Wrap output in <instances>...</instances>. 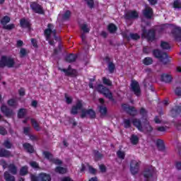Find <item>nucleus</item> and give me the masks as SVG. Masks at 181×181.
I'll use <instances>...</instances> for the list:
<instances>
[{"instance_id":"f257e3e1","label":"nucleus","mask_w":181,"mask_h":181,"mask_svg":"<svg viewBox=\"0 0 181 181\" xmlns=\"http://www.w3.org/2000/svg\"><path fill=\"white\" fill-rule=\"evenodd\" d=\"M45 36L46 37L47 40H49V45H53L54 42L50 41L52 37L56 39V29H54V26L52 24H48L47 28L45 30Z\"/></svg>"},{"instance_id":"f03ea898","label":"nucleus","mask_w":181,"mask_h":181,"mask_svg":"<svg viewBox=\"0 0 181 181\" xmlns=\"http://www.w3.org/2000/svg\"><path fill=\"white\" fill-rule=\"evenodd\" d=\"M15 60L9 57H2L0 60V67H13Z\"/></svg>"},{"instance_id":"7ed1b4c3","label":"nucleus","mask_w":181,"mask_h":181,"mask_svg":"<svg viewBox=\"0 0 181 181\" xmlns=\"http://www.w3.org/2000/svg\"><path fill=\"white\" fill-rule=\"evenodd\" d=\"M95 88L97 90V91H98V93L103 94V95H105V97L107 98H109V100H112V93L111 91H110L109 88H107V87L103 85H98Z\"/></svg>"},{"instance_id":"20e7f679","label":"nucleus","mask_w":181,"mask_h":181,"mask_svg":"<svg viewBox=\"0 0 181 181\" xmlns=\"http://www.w3.org/2000/svg\"><path fill=\"white\" fill-rule=\"evenodd\" d=\"M143 39H147L148 42H152L155 40V30H151L150 31H146V28H143V33L141 35Z\"/></svg>"},{"instance_id":"39448f33","label":"nucleus","mask_w":181,"mask_h":181,"mask_svg":"<svg viewBox=\"0 0 181 181\" xmlns=\"http://www.w3.org/2000/svg\"><path fill=\"white\" fill-rule=\"evenodd\" d=\"M0 165L3 167L4 169H6V168H8V170L9 172H11V173H12V175H16V173H18V168L14 164H10L9 165H8L5 160H0Z\"/></svg>"},{"instance_id":"423d86ee","label":"nucleus","mask_w":181,"mask_h":181,"mask_svg":"<svg viewBox=\"0 0 181 181\" xmlns=\"http://www.w3.org/2000/svg\"><path fill=\"white\" fill-rule=\"evenodd\" d=\"M139 166H141V161L138 160H132L130 163V170L132 175H136L139 170Z\"/></svg>"},{"instance_id":"0eeeda50","label":"nucleus","mask_w":181,"mask_h":181,"mask_svg":"<svg viewBox=\"0 0 181 181\" xmlns=\"http://www.w3.org/2000/svg\"><path fill=\"white\" fill-rule=\"evenodd\" d=\"M43 155L46 159H48L49 162H52V163H54L55 165H62V162L59 159L57 158H53V155L52 153H49V151H45L43 152Z\"/></svg>"},{"instance_id":"6e6552de","label":"nucleus","mask_w":181,"mask_h":181,"mask_svg":"<svg viewBox=\"0 0 181 181\" xmlns=\"http://www.w3.org/2000/svg\"><path fill=\"white\" fill-rule=\"evenodd\" d=\"M30 8L33 9V12L35 13H40V15H43L45 13V10H43V7L36 2L30 3Z\"/></svg>"},{"instance_id":"1a4fd4ad","label":"nucleus","mask_w":181,"mask_h":181,"mask_svg":"<svg viewBox=\"0 0 181 181\" xmlns=\"http://www.w3.org/2000/svg\"><path fill=\"white\" fill-rule=\"evenodd\" d=\"M153 55L155 57H157V59H159L161 62H163L165 59H168V54L165 52H160L159 49H156L153 51Z\"/></svg>"},{"instance_id":"9d476101","label":"nucleus","mask_w":181,"mask_h":181,"mask_svg":"<svg viewBox=\"0 0 181 181\" xmlns=\"http://www.w3.org/2000/svg\"><path fill=\"white\" fill-rule=\"evenodd\" d=\"M132 90L134 91L136 95H139L141 94V88H139V83L136 81H132L131 84Z\"/></svg>"},{"instance_id":"9b49d317","label":"nucleus","mask_w":181,"mask_h":181,"mask_svg":"<svg viewBox=\"0 0 181 181\" xmlns=\"http://www.w3.org/2000/svg\"><path fill=\"white\" fill-rule=\"evenodd\" d=\"M87 115H89L90 118H95V112L94 110L90 109V110H86L83 109L82 110V113H81V118H84L85 117H87Z\"/></svg>"},{"instance_id":"f8f14e48","label":"nucleus","mask_w":181,"mask_h":181,"mask_svg":"<svg viewBox=\"0 0 181 181\" xmlns=\"http://www.w3.org/2000/svg\"><path fill=\"white\" fill-rule=\"evenodd\" d=\"M82 107H83V102L81 100H78L76 103V105L72 107V109L71 110V114L76 115V114L78 112V110H81Z\"/></svg>"},{"instance_id":"ddd939ff","label":"nucleus","mask_w":181,"mask_h":181,"mask_svg":"<svg viewBox=\"0 0 181 181\" xmlns=\"http://www.w3.org/2000/svg\"><path fill=\"white\" fill-rule=\"evenodd\" d=\"M143 14L145 18L151 19V18H152V16L153 15V10L152 9V8L146 6L145 9L143 11Z\"/></svg>"},{"instance_id":"4468645a","label":"nucleus","mask_w":181,"mask_h":181,"mask_svg":"<svg viewBox=\"0 0 181 181\" xmlns=\"http://www.w3.org/2000/svg\"><path fill=\"white\" fill-rule=\"evenodd\" d=\"M1 111L6 117H12V115H13V110L8 109L6 105H2Z\"/></svg>"},{"instance_id":"2eb2a0df","label":"nucleus","mask_w":181,"mask_h":181,"mask_svg":"<svg viewBox=\"0 0 181 181\" xmlns=\"http://www.w3.org/2000/svg\"><path fill=\"white\" fill-rule=\"evenodd\" d=\"M122 108L125 110L130 115H136V110L134 107H131L127 104L122 105Z\"/></svg>"},{"instance_id":"dca6fc26","label":"nucleus","mask_w":181,"mask_h":181,"mask_svg":"<svg viewBox=\"0 0 181 181\" xmlns=\"http://www.w3.org/2000/svg\"><path fill=\"white\" fill-rule=\"evenodd\" d=\"M61 71H63L65 76H77V71L71 69L70 67H69L68 69H62Z\"/></svg>"},{"instance_id":"f3484780","label":"nucleus","mask_w":181,"mask_h":181,"mask_svg":"<svg viewBox=\"0 0 181 181\" xmlns=\"http://www.w3.org/2000/svg\"><path fill=\"white\" fill-rule=\"evenodd\" d=\"M126 19H134L135 18H138V13L135 11H131L126 13L125 15Z\"/></svg>"},{"instance_id":"a211bd4d","label":"nucleus","mask_w":181,"mask_h":181,"mask_svg":"<svg viewBox=\"0 0 181 181\" xmlns=\"http://www.w3.org/2000/svg\"><path fill=\"white\" fill-rule=\"evenodd\" d=\"M132 122L133 125H134V127H136L139 131H144V127L141 124V121H139L138 119H134Z\"/></svg>"},{"instance_id":"6ab92c4d","label":"nucleus","mask_w":181,"mask_h":181,"mask_svg":"<svg viewBox=\"0 0 181 181\" xmlns=\"http://www.w3.org/2000/svg\"><path fill=\"white\" fill-rule=\"evenodd\" d=\"M86 168H88L90 173H95L97 170L94 169L93 167L90 166L88 164H82V167L81 168V172H84L86 170Z\"/></svg>"},{"instance_id":"aec40b11","label":"nucleus","mask_w":181,"mask_h":181,"mask_svg":"<svg viewBox=\"0 0 181 181\" xmlns=\"http://www.w3.org/2000/svg\"><path fill=\"white\" fill-rule=\"evenodd\" d=\"M161 80L165 83H170V81H172V76L166 74H162Z\"/></svg>"},{"instance_id":"412c9836","label":"nucleus","mask_w":181,"mask_h":181,"mask_svg":"<svg viewBox=\"0 0 181 181\" xmlns=\"http://www.w3.org/2000/svg\"><path fill=\"white\" fill-rule=\"evenodd\" d=\"M39 178L41 181H50V180H52V178L50 177V175H49L46 173L40 174Z\"/></svg>"},{"instance_id":"4be33fe9","label":"nucleus","mask_w":181,"mask_h":181,"mask_svg":"<svg viewBox=\"0 0 181 181\" xmlns=\"http://www.w3.org/2000/svg\"><path fill=\"white\" fill-rule=\"evenodd\" d=\"M156 146H158L159 151L165 150V143H163V140L158 139L156 141Z\"/></svg>"},{"instance_id":"5701e85b","label":"nucleus","mask_w":181,"mask_h":181,"mask_svg":"<svg viewBox=\"0 0 181 181\" xmlns=\"http://www.w3.org/2000/svg\"><path fill=\"white\" fill-rule=\"evenodd\" d=\"M20 25L21 28H30V22L29 20H26L25 18H23L21 21Z\"/></svg>"},{"instance_id":"b1692460","label":"nucleus","mask_w":181,"mask_h":181,"mask_svg":"<svg viewBox=\"0 0 181 181\" xmlns=\"http://www.w3.org/2000/svg\"><path fill=\"white\" fill-rule=\"evenodd\" d=\"M23 147L27 151V152H29V153H33L35 152V149L33 148V146H30L29 144H24Z\"/></svg>"},{"instance_id":"393cba45","label":"nucleus","mask_w":181,"mask_h":181,"mask_svg":"<svg viewBox=\"0 0 181 181\" xmlns=\"http://www.w3.org/2000/svg\"><path fill=\"white\" fill-rule=\"evenodd\" d=\"M0 156L1 158H8L9 156H11V152L5 150V149H1L0 150Z\"/></svg>"},{"instance_id":"a878e982","label":"nucleus","mask_w":181,"mask_h":181,"mask_svg":"<svg viewBox=\"0 0 181 181\" xmlns=\"http://www.w3.org/2000/svg\"><path fill=\"white\" fill-rule=\"evenodd\" d=\"M130 141H131V143L132 144V145H136V144H138V142H139V138L138 137V136H136L135 134H132L130 138Z\"/></svg>"},{"instance_id":"bb28decb","label":"nucleus","mask_w":181,"mask_h":181,"mask_svg":"<svg viewBox=\"0 0 181 181\" xmlns=\"http://www.w3.org/2000/svg\"><path fill=\"white\" fill-rule=\"evenodd\" d=\"M4 179L6 181H14L15 177L13 175H11V174H9V173L5 172L4 173Z\"/></svg>"},{"instance_id":"cd10ccee","label":"nucleus","mask_w":181,"mask_h":181,"mask_svg":"<svg viewBox=\"0 0 181 181\" xmlns=\"http://www.w3.org/2000/svg\"><path fill=\"white\" fill-rule=\"evenodd\" d=\"M31 124L35 131H40V126H39V123H37L36 120H35L34 119H31Z\"/></svg>"},{"instance_id":"c85d7f7f","label":"nucleus","mask_w":181,"mask_h":181,"mask_svg":"<svg viewBox=\"0 0 181 181\" xmlns=\"http://www.w3.org/2000/svg\"><path fill=\"white\" fill-rule=\"evenodd\" d=\"M76 59H77V56H76L73 54H71L66 57V60L69 63H71L73 62H76Z\"/></svg>"},{"instance_id":"c756f323","label":"nucleus","mask_w":181,"mask_h":181,"mask_svg":"<svg viewBox=\"0 0 181 181\" xmlns=\"http://www.w3.org/2000/svg\"><path fill=\"white\" fill-rule=\"evenodd\" d=\"M180 112H181L180 107H177L175 109H173L171 110V115L172 117H176V115H177V114H180Z\"/></svg>"},{"instance_id":"7c9ffc66","label":"nucleus","mask_w":181,"mask_h":181,"mask_svg":"<svg viewBox=\"0 0 181 181\" xmlns=\"http://www.w3.org/2000/svg\"><path fill=\"white\" fill-rule=\"evenodd\" d=\"M55 172H57V173H61L62 175H63L64 173H67V169L63 167H57L55 169Z\"/></svg>"},{"instance_id":"2f4dec72","label":"nucleus","mask_w":181,"mask_h":181,"mask_svg":"<svg viewBox=\"0 0 181 181\" xmlns=\"http://www.w3.org/2000/svg\"><path fill=\"white\" fill-rule=\"evenodd\" d=\"M29 54V51L25 48H21L20 49V57H25Z\"/></svg>"},{"instance_id":"473e14b6","label":"nucleus","mask_w":181,"mask_h":181,"mask_svg":"<svg viewBox=\"0 0 181 181\" xmlns=\"http://www.w3.org/2000/svg\"><path fill=\"white\" fill-rule=\"evenodd\" d=\"M151 131H152V127L147 123L144 126L143 131H141V132H151Z\"/></svg>"},{"instance_id":"72a5a7b5","label":"nucleus","mask_w":181,"mask_h":181,"mask_svg":"<svg viewBox=\"0 0 181 181\" xmlns=\"http://www.w3.org/2000/svg\"><path fill=\"white\" fill-rule=\"evenodd\" d=\"M153 62V60H152V58L151 57H146L143 61L144 64L146 66H149V64H152Z\"/></svg>"},{"instance_id":"f704fd0d","label":"nucleus","mask_w":181,"mask_h":181,"mask_svg":"<svg viewBox=\"0 0 181 181\" xmlns=\"http://www.w3.org/2000/svg\"><path fill=\"white\" fill-rule=\"evenodd\" d=\"M108 30L110 32V33H114L117 31V26H115V25L113 23H111L108 25Z\"/></svg>"},{"instance_id":"c9c22d12","label":"nucleus","mask_w":181,"mask_h":181,"mask_svg":"<svg viewBox=\"0 0 181 181\" xmlns=\"http://www.w3.org/2000/svg\"><path fill=\"white\" fill-rule=\"evenodd\" d=\"M26 110L25 109H20L18 113V118H23L25 115H26Z\"/></svg>"},{"instance_id":"e433bc0d","label":"nucleus","mask_w":181,"mask_h":181,"mask_svg":"<svg viewBox=\"0 0 181 181\" xmlns=\"http://www.w3.org/2000/svg\"><path fill=\"white\" fill-rule=\"evenodd\" d=\"M81 29L84 32V33H88L90 32V28L87 24H82L81 25Z\"/></svg>"},{"instance_id":"4c0bfd02","label":"nucleus","mask_w":181,"mask_h":181,"mask_svg":"<svg viewBox=\"0 0 181 181\" xmlns=\"http://www.w3.org/2000/svg\"><path fill=\"white\" fill-rule=\"evenodd\" d=\"M8 104L10 107H16V105H18V102L15 99H10L8 101Z\"/></svg>"},{"instance_id":"58836bf2","label":"nucleus","mask_w":181,"mask_h":181,"mask_svg":"<svg viewBox=\"0 0 181 181\" xmlns=\"http://www.w3.org/2000/svg\"><path fill=\"white\" fill-rule=\"evenodd\" d=\"M173 8H175V9H180L181 8V1L179 0H175L173 4Z\"/></svg>"},{"instance_id":"ea45409f","label":"nucleus","mask_w":181,"mask_h":181,"mask_svg":"<svg viewBox=\"0 0 181 181\" xmlns=\"http://www.w3.org/2000/svg\"><path fill=\"white\" fill-rule=\"evenodd\" d=\"M28 174V166H23L21 170H20V175L21 176H25V175Z\"/></svg>"},{"instance_id":"a19ab883","label":"nucleus","mask_w":181,"mask_h":181,"mask_svg":"<svg viewBox=\"0 0 181 181\" xmlns=\"http://www.w3.org/2000/svg\"><path fill=\"white\" fill-rule=\"evenodd\" d=\"M160 47L162 49L168 50V49H170V45H169V43H168L166 42H162L161 45H160Z\"/></svg>"},{"instance_id":"79ce46f5","label":"nucleus","mask_w":181,"mask_h":181,"mask_svg":"<svg viewBox=\"0 0 181 181\" xmlns=\"http://www.w3.org/2000/svg\"><path fill=\"white\" fill-rule=\"evenodd\" d=\"M11 21V18L8 16H4L2 20H1V24L4 25V26L5 25H6V23H9V22Z\"/></svg>"},{"instance_id":"37998d69","label":"nucleus","mask_w":181,"mask_h":181,"mask_svg":"<svg viewBox=\"0 0 181 181\" xmlns=\"http://www.w3.org/2000/svg\"><path fill=\"white\" fill-rule=\"evenodd\" d=\"M100 112L102 115H105L107 114V107L104 105L99 107Z\"/></svg>"},{"instance_id":"c03bdc74","label":"nucleus","mask_w":181,"mask_h":181,"mask_svg":"<svg viewBox=\"0 0 181 181\" xmlns=\"http://www.w3.org/2000/svg\"><path fill=\"white\" fill-rule=\"evenodd\" d=\"M103 84H105L106 86H112V82L107 78H103Z\"/></svg>"},{"instance_id":"a18cd8bd","label":"nucleus","mask_w":181,"mask_h":181,"mask_svg":"<svg viewBox=\"0 0 181 181\" xmlns=\"http://www.w3.org/2000/svg\"><path fill=\"white\" fill-rule=\"evenodd\" d=\"M115 69V65L112 64V62L109 63L108 64V69L110 73H112L114 71V69Z\"/></svg>"},{"instance_id":"49530a36","label":"nucleus","mask_w":181,"mask_h":181,"mask_svg":"<svg viewBox=\"0 0 181 181\" xmlns=\"http://www.w3.org/2000/svg\"><path fill=\"white\" fill-rule=\"evenodd\" d=\"M117 156L120 159H124L125 158V153L121 151H117Z\"/></svg>"},{"instance_id":"de8ad7c7","label":"nucleus","mask_w":181,"mask_h":181,"mask_svg":"<svg viewBox=\"0 0 181 181\" xmlns=\"http://www.w3.org/2000/svg\"><path fill=\"white\" fill-rule=\"evenodd\" d=\"M101 158H103V156L101 155V153H100V152H98V151H95V160H99V159H101Z\"/></svg>"},{"instance_id":"09e8293b","label":"nucleus","mask_w":181,"mask_h":181,"mask_svg":"<svg viewBox=\"0 0 181 181\" xmlns=\"http://www.w3.org/2000/svg\"><path fill=\"white\" fill-rule=\"evenodd\" d=\"M124 128H129L131 127V121L129 119H124Z\"/></svg>"},{"instance_id":"8fccbe9b","label":"nucleus","mask_w":181,"mask_h":181,"mask_svg":"<svg viewBox=\"0 0 181 181\" xmlns=\"http://www.w3.org/2000/svg\"><path fill=\"white\" fill-rule=\"evenodd\" d=\"M70 15H71L70 11H66L63 16V19H69V18H70Z\"/></svg>"},{"instance_id":"3c124183","label":"nucleus","mask_w":181,"mask_h":181,"mask_svg":"<svg viewBox=\"0 0 181 181\" xmlns=\"http://www.w3.org/2000/svg\"><path fill=\"white\" fill-rule=\"evenodd\" d=\"M130 37L133 40H138L141 37L138 34H130Z\"/></svg>"},{"instance_id":"603ef678","label":"nucleus","mask_w":181,"mask_h":181,"mask_svg":"<svg viewBox=\"0 0 181 181\" xmlns=\"http://www.w3.org/2000/svg\"><path fill=\"white\" fill-rule=\"evenodd\" d=\"M65 100H66V103L67 104H71V103L73 101V98H71V97H69L66 94L65 95Z\"/></svg>"},{"instance_id":"864d4df0","label":"nucleus","mask_w":181,"mask_h":181,"mask_svg":"<svg viewBox=\"0 0 181 181\" xmlns=\"http://www.w3.org/2000/svg\"><path fill=\"white\" fill-rule=\"evenodd\" d=\"M4 145L6 148H7L8 149H10V148H12V144H11V142H9V141L6 140L4 141Z\"/></svg>"},{"instance_id":"5fc2aeb1","label":"nucleus","mask_w":181,"mask_h":181,"mask_svg":"<svg viewBox=\"0 0 181 181\" xmlns=\"http://www.w3.org/2000/svg\"><path fill=\"white\" fill-rule=\"evenodd\" d=\"M13 28H15V25L13 24H9L4 26V28L7 29V30H11V29H13Z\"/></svg>"},{"instance_id":"6e6d98bb","label":"nucleus","mask_w":181,"mask_h":181,"mask_svg":"<svg viewBox=\"0 0 181 181\" xmlns=\"http://www.w3.org/2000/svg\"><path fill=\"white\" fill-rule=\"evenodd\" d=\"M85 1L87 2L90 8H93L94 6V0H85Z\"/></svg>"},{"instance_id":"4d7b16f0","label":"nucleus","mask_w":181,"mask_h":181,"mask_svg":"<svg viewBox=\"0 0 181 181\" xmlns=\"http://www.w3.org/2000/svg\"><path fill=\"white\" fill-rule=\"evenodd\" d=\"M0 134L1 135H6V130L5 129V128L0 127Z\"/></svg>"},{"instance_id":"13d9d810","label":"nucleus","mask_w":181,"mask_h":181,"mask_svg":"<svg viewBox=\"0 0 181 181\" xmlns=\"http://www.w3.org/2000/svg\"><path fill=\"white\" fill-rule=\"evenodd\" d=\"M31 43L34 47H37V42H36V40L32 38Z\"/></svg>"},{"instance_id":"bf43d9fd","label":"nucleus","mask_w":181,"mask_h":181,"mask_svg":"<svg viewBox=\"0 0 181 181\" xmlns=\"http://www.w3.org/2000/svg\"><path fill=\"white\" fill-rule=\"evenodd\" d=\"M30 166H32V168H37L39 166V164H37V163L33 161V162H31L30 163Z\"/></svg>"},{"instance_id":"052dcab7","label":"nucleus","mask_w":181,"mask_h":181,"mask_svg":"<svg viewBox=\"0 0 181 181\" xmlns=\"http://www.w3.org/2000/svg\"><path fill=\"white\" fill-rule=\"evenodd\" d=\"M140 114L143 115V117H145L146 115V110H145L144 108H141L140 110Z\"/></svg>"},{"instance_id":"680f3d73","label":"nucleus","mask_w":181,"mask_h":181,"mask_svg":"<svg viewBox=\"0 0 181 181\" xmlns=\"http://www.w3.org/2000/svg\"><path fill=\"white\" fill-rule=\"evenodd\" d=\"M150 5H156L158 4V0H148Z\"/></svg>"},{"instance_id":"e2e57ef3","label":"nucleus","mask_w":181,"mask_h":181,"mask_svg":"<svg viewBox=\"0 0 181 181\" xmlns=\"http://www.w3.org/2000/svg\"><path fill=\"white\" fill-rule=\"evenodd\" d=\"M175 94L177 95H181V88H177L175 89Z\"/></svg>"},{"instance_id":"0e129e2a","label":"nucleus","mask_w":181,"mask_h":181,"mask_svg":"<svg viewBox=\"0 0 181 181\" xmlns=\"http://www.w3.org/2000/svg\"><path fill=\"white\" fill-rule=\"evenodd\" d=\"M29 131H30V127L24 128V134H25V135H28L29 134Z\"/></svg>"},{"instance_id":"69168bd1","label":"nucleus","mask_w":181,"mask_h":181,"mask_svg":"<svg viewBox=\"0 0 181 181\" xmlns=\"http://www.w3.org/2000/svg\"><path fill=\"white\" fill-rule=\"evenodd\" d=\"M175 167L177 168V169L180 170H181V163H180V162H177L176 164H175Z\"/></svg>"},{"instance_id":"338daca9","label":"nucleus","mask_w":181,"mask_h":181,"mask_svg":"<svg viewBox=\"0 0 181 181\" xmlns=\"http://www.w3.org/2000/svg\"><path fill=\"white\" fill-rule=\"evenodd\" d=\"M19 94H20V95H25V89L21 88L19 90Z\"/></svg>"},{"instance_id":"774afa93","label":"nucleus","mask_w":181,"mask_h":181,"mask_svg":"<svg viewBox=\"0 0 181 181\" xmlns=\"http://www.w3.org/2000/svg\"><path fill=\"white\" fill-rule=\"evenodd\" d=\"M31 181H39V180L37 179V177H36L35 175H32L31 176Z\"/></svg>"}]
</instances>
